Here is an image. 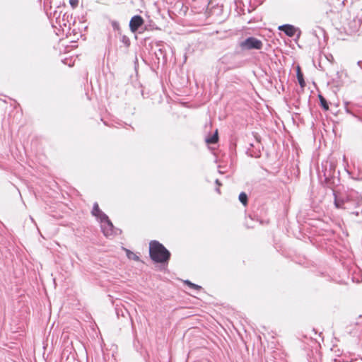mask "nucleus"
I'll return each mask as SVG.
<instances>
[{
	"mask_svg": "<svg viewBox=\"0 0 362 362\" xmlns=\"http://www.w3.org/2000/svg\"><path fill=\"white\" fill-rule=\"evenodd\" d=\"M149 255L153 261L158 263H165L169 261L170 252L165 246L157 240H152L149 244Z\"/></svg>",
	"mask_w": 362,
	"mask_h": 362,
	"instance_id": "obj_1",
	"label": "nucleus"
},
{
	"mask_svg": "<svg viewBox=\"0 0 362 362\" xmlns=\"http://www.w3.org/2000/svg\"><path fill=\"white\" fill-rule=\"evenodd\" d=\"M262 40L255 38V37H249L240 43V47L247 50H250V49H262Z\"/></svg>",
	"mask_w": 362,
	"mask_h": 362,
	"instance_id": "obj_2",
	"label": "nucleus"
},
{
	"mask_svg": "<svg viewBox=\"0 0 362 362\" xmlns=\"http://www.w3.org/2000/svg\"><path fill=\"white\" fill-rule=\"evenodd\" d=\"M101 228L105 237H111V235H114L115 226L107 215H106L105 218L101 225Z\"/></svg>",
	"mask_w": 362,
	"mask_h": 362,
	"instance_id": "obj_3",
	"label": "nucleus"
},
{
	"mask_svg": "<svg viewBox=\"0 0 362 362\" xmlns=\"http://www.w3.org/2000/svg\"><path fill=\"white\" fill-rule=\"evenodd\" d=\"M144 23L143 18L141 16H134L129 21L130 30L133 32L138 30Z\"/></svg>",
	"mask_w": 362,
	"mask_h": 362,
	"instance_id": "obj_4",
	"label": "nucleus"
},
{
	"mask_svg": "<svg viewBox=\"0 0 362 362\" xmlns=\"http://www.w3.org/2000/svg\"><path fill=\"white\" fill-rule=\"evenodd\" d=\"M92 215L95 216L100 220L101 224L103 223L104 218H105L106 214L100 209V206L98 203H95L92 209Z\"/></svg>",
	"mask_w": 362,
	"mask_h": 362,
	"instance_id": "obj_5",
	"label": "nucleus"
},
{
	"mask_svg": "<svg viewBox=\"0 0 362 362\" xmlns=\"http://www.w3.org/2000/svg\"><path fill=\"white\" fill-rule=\"evenodd\" d=\"M279 30L285 32V33L289 37L295 36L297 31L293 25L289 24L281 25V26H279Z\"/></svg>",
	"mask_w": 362,
	"mask_h": 362,
	"instance_id": "obj_6",
	"label": "nucleus"
},
{
	"mask_svg": "<svg viewBox=\"0 0 362 362\" xmlns=\"http://www.w3.org/2000/svg\"><path fill=\"white\" fill-rule=\"evenodd\" d=\"M296 76L300 87L304 88L305 86L306 85V83L303 79V74L300 66H297L296 68Z\"/></svg>",
	"mask_w": 362,
	"mask_h": 362,
	"instance_id": "obj_7",
	"label": "nucleus"
},
{
	"mask_svg": "<svg viewBox=\"0 0 362 362\" xmlns=\"http://www.w3.org/2000/svg\"><path fill=\"white\" fill-rule=\"evenodd\" d=\"M218 141V130L216 131V132L214 133V134H213L210 137H208L206 139V142L208 143V144H215V143H217Z\"/></svg>",
	"mask_w": 362,
	"mask_h": 362,
	"instance_id": "obj_8",
	"label": "nucleus"
},
{
	"mask_svg": "<svg viewBox=\"0 0 362 362\" xmlns=\"http://www.w3.org/2000/svg\"><path fill=\"white\" fill-rule=\"evenodd\" d=\"M318 98L320 99V105L321 107L325 110H329V105L326 100V99L325 98V97H323L322 95H321V94H319L318 95Z\"/></svg>",
	"mask_w": 362,
	"mask_h": 362,
	"instance_id": "obj_9",
	"label": "nucleus"
},
{
	"mask_svg": "<svg viewBox=\"0 0 362 362\" xmlns=\"http://www.w3.org/2000/svg\"><path fill=\"white\" fill-rule=\"evenodd\" d=\"M184 284H185L186 285H187L189 287L192 288V289H195V290H201L202 289L201 286H198V284L192 283V281H189V280L184 281Z\"/></svg>",
	"mask_w": 362,
	"mask_h": 362,
	"instance_id": "obj_10",
	"label": "nucleus"
},
{
	"mask_svg": "<svg viewBox=\"0 0 362 362\" xmlns=\"http://www.w3.org/2000/svg\"><path fill=\"white\" fill-rule=\"evenodd\" d=\"M239 200L240 201V202L244 206H247V194L245 193V192H242V193H240L239 194Z\"/></svg>",
	"mask_w": 362,
	"mask_h": 362,
	"instance_id": "obj_11",
	"label": "nucleus"
},
{
	"mask_svg": "<svg viewBox=\"0 0 362 362\" xmlns=\"http://www.w3.org/2000/svg\"><path fill=\"white\" fill-rule=\"evenodd\" d=\"M127 255L128 258H129V259H132L133 260H135V261L139 260V255H137L136 254H134V252L130 251V250H127Z\"/></svg>",
	"mask_w": 362,
	"mask_h": 362,
	"instance_id": "obj_12",
	"label": "nucleus"
},
{
	"mask_svg": "<svg viewBox=\"0 0 362 362\" xmlns=\"http://www.w3.org/2000/svg\"><path fill=\"white\" fill-rule=\"evenodd\" d=\"M69 4L71 7L76 8L78 4V0H69Z\"/></svg>",
	"mask_w": 362,
	"mask_h": 362,
	"instance_id": "obj_13",
	"label": "nucleus"
},
{
	"mask_svg": "<svg viewBox=\"0 0 362 362\" xmlns=\"http://www.w3.org/2000/svg\"><path fill=\"white\" fill-rule=\"evenodd\" d=\"M112 25L115 28V30H119V25L116 21L112 22Z\"/></svg>",
	"mask_w": 362,
	"mask_h": 362,
	"instance_id": "obj_14",
	"label": "nucleus"
},
{
	"mask_svg": "<svg viewBox=\"0 0 362 362\" xmlns=\"http://www.w3.org/2000/svg\"><path fill=\"white\" fill-rule=\"evenodd\" d=\"M335 206L338 207H342V203L339 202L338 200H335Z\"/></svg>",
	"mask_w": 362,
	"mask_h": 362,
	"instance_id": "obj_15",
	"label": "nucleus"
},
{
	"mask_svg": "<svg viewBox=\"0 0 362 362\" xmlns=\"http://www.w3.org/2000/svg\"><path fill=\"white\" fill-rule=\"evenodd\" d=\"M216 184L218 185V188H217V191H218V193L220 194V190H219V187L220 186H221V183L220 182V181L218 180H216Z\"/></svg>",
	"mask_w": 362,
	"mask_h": 362,
	"instance_id": "obj_16",
	"label": "nucleus"
}]
</instances>
